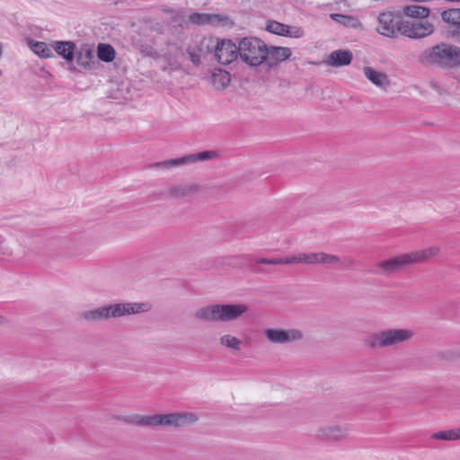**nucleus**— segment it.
Masks as SVG:
<instances>
[{"label":"nucleus","instance_id":"obj_1","mask_svg":"<svg viewBox=\"0 0 460 460\" xmlns=\"http://www.w3.org/2000/svg\"><path fill=\"white\" fill-rule=\"evenodd\" d=\"M151 308L148 302H119L84 310L81 312L80 317L86 323H94L146 313Z\"/></svg>","mask_w":460,"mask_h":460},{"label":"nucleus","instance_id":"obj_2","mask_svg":"<svg viewBox=\"0 0 460 460\" xmlns=\"http://www.w3.org/2000/svg\"><path fill=\"white\" fill-rule=\"evenodd\" d=\"M120 420L130 425L140 426V427H164V428H182L195 424L199 417L193 412L181 411V412H171L166 414H131L123 416Z\"/></svg>","mask_w":460,"mask_h":460},{"label":"nucleus","instance_id":"obj_3","mask_svg":"<svg viewBox=\"0 0 460 460\" xmlns=\"http://www.w3.org/2000/svg\"><path fill=\"white\" fill-rule=\"evenodd\" d=\"M250 311L246 304H213L195 312V319L206 323H230L243 317Z\"/></svg>","mask_w":460,"mask_h":460},{"label":"nucleus","instance_id":"obj_4","mask_svg":"<svg viewBox=\"0 0 460 460\" xmlns=\"http://www.w3.org/2000/svg\"><path fill=\"white\" fill-rule=\"evenodd\" d=\"M420 61L425 65H436L443 68L460 66V48L447 43H439L424 50Z\"/></svg>","mask_w":460,"mask_h":460},{"label":"nucleus","instance_id":"obj_5","mask_svg":"<svg viewBox=\"0 0 460 460\" xmlns=\"http://www.w3.org/2000/svg\"><path fill=\"white\" fill-rule=\"evenodd\" d=\"M413 332L409 329H385L370 333L365 339V345L372 349L396 347L410 341Z\"/></svg>","mask_w":460,"mask_h":460},{"label":"nucleus","instance_id":"obj_6","mask_svg":"<svg viewBox=\"0 0 460 460\" xmlns=\"http://www.w3.org/2000/svg\"><path fill=\"white\" fill-rule=\"evenodd\" d=\"M238 46L240 58L251 66L261 65L267 56V45L258 38H243Z\"/></svg>","mask_w":460,"mask_h":460},{"label":"nucleus","instance_id":"obj_7","mask_svg":"<svg viewBox=\"0 0 460 460\" xmlns=\"http://www.w3.org/2000/svg\"><path fill=\"white\" fill-rule=\"evenodd\" d=\"M201 46L211 51L214 58L223 65L230 64L239 56V46L228 40L209 38L203 40Z\"/></svg>","mask_w":460,"mask_h":460},{"label":"nucleus","instance_id":"obj_8","mask_svg":"<svg viewBox=\"0 0 460 460\" xmlns=\"http://www.w3.org/2000/svg\"><path fill=\"white\" fill-rule=\"evenodd\" d=\"M412 265L410 253L400 254L380 261L376 265V274L392 276Z\"/></svg>","mask_w":460,"mask_h":460},{"label":"nucleus","instance_id":"obj_9","mask_svg":"<svg viewBox=\"0 0 460 460\" xmlns=\"http://www.w3.org/2000/svg\"><path fill=\"white\" fill-rule=\"evenodd\" d=\"M267 341L272 344H289L303 340L304 333L298 329L268 328L263 331Z\"/></svg>","mask_w":460,"mask_h":460},{"label":"nucleus","instance_id":"obj_10","mask_svg":"<svg viewBox=\"0 0 460 460\" xmlns=\"http://www.w3.org/2000/svg\"><path fill=\"white\" fill-rule=\"evenodd\" d=\"M401 34L411 39H420L433 33L434 26L428 21L414 20L401 22Z\"/></svg>","mask_w":460,"mask_h":460},{"label":"nucleus","instance_id":"obj_11","mask_svg":"<svg viewBox=\"0 0 460 460\" xmlns=\"http://www.w3.org/2000/svg\"><path fill=\"white\" fill-rule=\"evenodd\" d=\"M217 156H218V154L217 151H213V150L202 151V152L196 153V154L187 155L182 157L170 159V160H166V161H164L161 163H157L155 164V166L164 167V168L177 167V166H181V165H185V164H195L198 162L212 160Z\"/></svg>","mask_w":460,"mask_h":460},{"label":"nucleus","instance_id":"obj_12","mask_svg":"<svg viewBox=\"0 0 460 460\" xmlns=\"http://www.w3.org/2000/svg\"><path fill=\"white\" fill-rule=\"evenodd\" d=\"M201 186L194 183H177L169 185L160 192L163 199H190L201 191Z\"/></svg>","mask_w":460,"mask_h":460},{"label":"nucleus","instance_id":"obj_13","mask_svg":"<svg viewBox=\"0 0 460 460\" xmlns=\"http://www.w3.org/2000/svg\"><path fill=\"white\" fill-rule=\"evenodd\" d=\"M401 22L403 20L392 13H382L378 16V26L376 31L389 38H395L397 33H401Z\"/></svg>","mask_w":460,"mask_h":460},{"label":"nucleus","instance_id":"obj_14","mask_svg":"<svg viewBox=\"0 0 460 460\" xmlns=\"http://www.w3.org/2000/svg\"><path fill=\"white\" fill-rule=\"evenodd\" d=\"M299 261L304 264H338L341 262V258L325 252H303L299 253Z\"/></svg>","mask_w":460,"mask_h":460},{"label":"nucleus","instance_id":"obj_15","mask_svg":"<svg viewBox=\"0 0 460 460\" xmlns=\"http://www.w3.org/2000/svg\"><path fill=\"white\" fill-rule=\"evenodd\" d=\"M292 52L289 48L286 47H267V56L263 62L271 68L278 66L280 62L285 61L291 56Z\"/></svg>","mask_w":460,"mask_h":460},{"label":"nucleus","instance_id":"obj_16","mask_svg":"<svg viewBox=\"0 0 460 460\" xmlns=\"http://www.w3.org/2000/svg\"><path fill=\"white\" fill-rule=\"evenodd\" d=\"M348 430L342 426H326L320 428L317 437L322 440L339 441L346 438Z\"/></svg>","mask_w":460,"mask_h":460},{"label":"nucleus","instance_id":"obj_17","mask_svg":"<svg viewBox=\"0 0 460 460\" xmlns=\"http://www.w3.org/2000/svg\"><path fill=\"white\" fill-rule=\"evenodd\" d=\"M353 58L352 52L349 50L338 49L332 51L327 58L325 63L331 66H343L351 63Z\"/></svg>","mask_w":460,"mask_h":460},{"label":"nucleus","instance_id":"obj_18","mask_svg":"<svg viewBox=\"0 0 460 460\" xmlns=\"http://www.w3.org/2000/svg\"><path fill=\"white\" fill-rule=\"evenodd\" d=\"M444 22L450 25L452 34L460 38V9H449L441 14Z\"/></svg>","mask_w":460,"mask_h":460},{"label":"nucleus","instance_id":"obj_19","mask_svg":"<svg viewBox=\"0 0 460 460\" xmlns=\"http://www.w3.org/2000/svg\"><path fill=\"white\" fill-rule=\"evenodd\" d=\"M363 72L364 75L375 85L383 89L389 86L390 82L385 73L376 71L370 66H365Z\"/></svg>","mask_w":460,"mask_h":460},{"label":"nucleus","instance_id":"obj_20","mask_svg":"<svg viewBox=\"0 0 460 460\" xmlns=\"http://www.w3.org/2000/svg\"><path fill=\"white\" fill-rule=\"evenodd\" d=\"M55 51L63 57L66 62L72 63L75 58V44L72 41H54L52 44Z\"/></svg>","mask_w":460,"mask_h":460},{"label":"nucleus","instance_id":"obj_21","mask_svg":"<svg viewBox=\"0 0 460 460\" xmlns=\"http://www.w3.org/2000/svg\"><path fill=\"white\" fill-rule=\"evenodd\" d=\"M439 252V248L438 246L429 247L424 250L415 251L410 253V257L413 264L424 262L435 256H437Z\"/></svg>","mask_w":460,"mask_h":460},{"label":"nucleus","instance_id":"obj_22","mask_svg":"<svg viewBox=\"0 0 460 460\" xmlns=\"http://www.w3.org/2000/svg\"><path fill=\"white\" fill-rule=\"evenodd\" d=\"M429 9L421 5L410 4L403 6L402 13L411 18L423 20L429 15Z\"/></svg>","mask_w":460,"mask_h":460},{"label":"nucleus","instance_id":"obj_23","mask_svg":"<svg viewBox=\"0 0 460 460\" xmlns=\"http://www.w3.org/2000/svg\"><path fill=\"white\" fill-rule=\"evenodd\" d=\"M257 263L261 264H268V265H281V264H298L299 261V253L292 256H287L284 258H260L256 260Z\"/></svg>","mask_w":460,"mask_h":460},{"label":"nucleus","instance_id":"obj_24","mask_svg":"<svg viewBox=\"0 0 460 460\" xmlns=\"http://www.w3.org/2000/svg\"><path fill=\"white\" fill-rule=\"evenodd\" d=\"M189 21L196 25L211 24L219 21V16L216 14L193 13L190 14Z\"/></svg>","mask_w":460,"mask_h":460},{"label":"nucleus","instance_id":"obj_25","mask_svg":"<svg viewBox=\"0 0 460 460\" xmlns=\"http://www.w3.org/2000/svg\"><path fill=\"white\" fill-rule=\"evenodd\" d=\"M230 75L226 71L219 70L212 75V84L217 90H224L230 84Z\"/></svg>","mask_w":460,"mask_h":460},{"label":"nucleus","instance_id":"obj_26","mask_svg":"<svg viewBox=\"0 0 460 460\" xmlns=\"http://www.w3.org/2000/svg\"><path fill=\"white\" fill-rule=\"evenodd\" d=\"M219 343L221 346L226 349L239 351L241 349L243 341L232 334H224L219 338Z\"/></svg>","mask_w":460,"mask_h":460},{"label":"nucleus","instance_id":"obj_27","mask_svg":"<svg viewBox=\"0 0 460 460\" xmlns=\"http://www.w3.org/2000/svg\"><path fill=\"white\" fill-rule=\"evenodd\" d=\"M430 438L436 439V440L440 439V440H447V441L458 440V439H460V428L433 433L431 435Z\"/></svg>","mask_w":460,"mask_h":460},{"label":"nucleus","instance_id":"obj_28","mask_svg":"<svg viewBox=\"0 0 460 460\" xmlns=\"http://www.w3.org/2000/svg\"><path fill=\"white\" fill-rule=\"evenodd\" d=\"M97 54L98 58L104 62H111L115 58V50L109 44L100 43Z\"/></svg>","mask_w":460,"mask_h":460},{"label":"nucleus","instance_id":"obj_29","mask_svg":"<svg viewBox=\"0 0 460 460\" xmlns=\"http://www.w3.org/2000/svg\"><path fill=\"white\" fill-rule=\"evenodd\" d=\"M31 50L40 58H49L52 56V51L49 46L42 41H32L30 43Z\"/></svg>","mask_w":460,"mask_h":460},{"label":"nucleus","instance_id":"obj_30","mask_svg":"<svg viewBox=\"0 0 460 460\" xmlns=\"http://www.w3.org/2000/svg\"><path fill=\"white\" fill-rule=\"evenodd\" d=\"M332 20L337 22L338 23L343 24L349 27H357L359 24L358 20L351 15H344L340 13H332Z\"/></svg>","mask_w":460,"mask_h":460},{"label":"nucleus","instance_id":"obj_31","mask_svg":"<svg viewBox=\"0 0 460 460\" xmlns=\"http://www.w3.org/2000/svg\"><path fill=\"white\" fill-rule=\"evenodd\" d=\"M266 30L270 32L280 36L288 35V25L277 21H269L266 25Z\"/></svg>","mask_w":460,"mask_h":460},{"label":"nucleus","instance_id":"obj_32","mask_svg":"<svg viewBox=\"0 0 460 460\" xmlns=\"http://www.w3.org/2000/svg\"><path fill=\"white\" fill-rule=\"evenodd\" d=\"M93 58V53L90 49H82L76 55V62L83 67H89Z\"/></svg>","mask_w":460,"mask_h":460},{"label":"nucleus","instance_id":"obj_33","mask_svg":"<svg viewBox=\"0 0 460 460\" xmlns=\"http://www.w3.org/2000/svg\"><path fill=\"white\" fill-rule=\"evenodd\" d=\"M288 35L291 38H301L304 35V31L300 27H289L288 26Z\"/></svg>","mask_w":460,"mask_h":460},{"label":"nucleus","instance_id":"obj_34","mask_svg":"<svg viewBox=\"0 0 460 460\" xmlns=\"http://www.w3.org/2000/svg\"><path fill=\"white\" fill-rule=\"evenodd\" d=\"M344 268H351L357 264V261L350 257H344L340 262Z\"/></svg>","mask_w":460,"mask_h":460},{"label":"nucleus","instance_id":"obj_35","mask_svg":"<svg viewBox=\"0 0 460 460\" xmlns=\"http://www.w3.org/2000/svg\"><path fill=\"white\" fill-rule=\"evenodd\" d=\"M188 54H189L190 61L194 65H196V66L199 65V63H200V57H199V54H197L194 51H191L190 49H188Z\"/></svg>","mask_w":460,"mask_h":460},{"label":"nucleus","instance_id":"obj_36","mask_svg":"<svg viewBox=\"0 0 460 460\" xmlns=\"http://www.w3.org/2000/svg\"><path fill=\"white\" fill-rule=\"evenodd\" d=\"M7 323V319L2 315H0V325H4Z\"/></svg>","mask_w":460,"mask_h":460},{"label":"nucleus","instance_id":"obj_37","mask_svg":"<svg viewBox=\"0 0 460 460\" xmlns=\"http://www.w3.org/2000/svg\"><path fill=\"white\" fill-rule=\"evenodd\" d=\"M78 253H80V252H79V251H77V250H75V251H71V252H69V254H70V255H76V254H78Z\"/></svg>","mask_w":460,"mask_h":460},{"label":"nucleus","instance_id":"obj_38","mask_svg":"<svg viewBox=\"0 0 460 460\" xmlns=\"http://www.w3.org/2000/svg\"><path fill=\"white\" fill-rule=\"evenodd\" d=\"M146 55L147 56H152L153 55V49H149L146 51Z\"/></svg>","mask_w":460,"mask_h":460},{"label":"nucleus","instance_id":"obj_39","mask_svg":"<svg viewBox=\"0 0 460 460\" xmlns=\"http://www.w3.org/2000/svg\"><path fill=\"white\" fill-rule=\"evenodd\" d=\"M69 69H70V70H75V67L74 66H71L69 67Z\"/></svg>","mask_w":460,"mask_h":460}]
</instances>
